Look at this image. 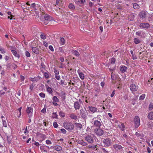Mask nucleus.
I'll return each instance as SVG.
<instances>
[{"mask_svg": "<svg viewBox=\"0 0 153 153\" xmlns=\"http://www.w3.org/2000/svg\"><path fill=\"white\" fill-rule=\"evenodd\" d=\"M130 89L132 91H136L138 89V86L135 85V84H132L130 85Z\"/></svg>", "mask_w": 153, "mask_h": 153, "instance_id": "11", "label": "nucleus"}, {"mask_svg": "<svg viewBox=\"0 0 153 153\" xmlns=\"http://www.w3.org/2000/svg\"><path fill=\"white\" fill-rule=\"evenodd\" d=\"M119 127L122 131H123L125 129L124 128L125 127L124 123H122L121 125L119 126Z\"/></svg>", "mask_w": 153, "mask_h": 153, "instance_id": "38", "label": "nucleus"}, {"mask_svg": "<svg viewBox=\"0 0 153 153\" xmlns=\"http://www.w3.org/2000/svg\"><path fill=\"white\" fill-rule=\"evenodd\" d=\"M54 149L57 151H59L62 149V147L59 146H54Z\"/></svg>", "mask_w": 153, "mask_h": 153, "instance_id": "29", "label": "nucleus"}, {"mask_svg": "<svg viewBox=\"0 0 153 153\" xmlns=\"http://www.w3.org/2000/svg\"><path fill=\"white\" fill-rule=\"evenodd\" d=\"M28 117H29V120H28V123H30L31 122V117H32V116H31V115H28Z\"/></svg>", "mask_w": 153, "mask_h": 153, "instance_id": "60", "label": "nucleus"}, {"mask_svg": "<svg viewBox=\"0 0 153 153\" xmlns=\"http://www.w3.org/2000/svg\"><path fill=\"white\" fill-rule=\"evenodd\" d=\"M134 42L135 44H137L140 43L141 42V41L138 39L135 38L134 39Z\"/></svg>", "mask_w": 153, "mask_h": 153, "instance_id": "32", "label": "nucleus"}, {"mask_svg": "<svg viewBox=\"0 0 153 153\" xmlns=\"http://www.w3.org/2000/svg\"><path fill=\"white\" fill-rule=\"evenodd\" d=\"M52 117L53 118H58V115L56 114V113H53L52 114Z\"/></svg>", "mask_w": 153, "mask_h": 153, "instance_id": "34", "label": "nucleus"}, {"mask_svg": "<svg viewBox=\"0 0 153 153\" xmlns=\"http://www.w3.org/2000/svg\"><path fill=\"white\" fill-rule=\"evenodd\" d=\"M74 124L76 128H79V130H80L82 127V125L80 123H76Z\"/></svg>", "mask_w": 153, "mask_h": 153, "instance_id": "26", "label": "nucleus"}, {"mask_svg": "<svg viewBox=\"0 0 153 153\" xmlns=\"http://www.w3.org/2000/svg\"><path fill=\"white\" fill-rule=\"evenodd\" d=\"M74 108L76 110L79 109L80 108V105L78 102L77 101L74 103Z\"/></svg>", "mask_w": 153, "mask_h": 153, "instance_id": "19", "label": "nucleus"}, {"mask_svg": "<svg viewBox=\"0 0 153 153\" xmlns=\"http://www.w3.org/2000/svg\"><path fill=\"white\" fill-rule=\"evenodd\" d=\"M3 126L5 127H7V122L6 120H4V121H2Z\"/></svg>", "mask_w": 153, "mask_h": 153, "instance_id": "48", "label": "nucleus"}, {"mask_svg": "<svg viewBox=\"0 0 153 153\" xmlns=\"http://www.w3.org/2000/svg\"><path fill=\"white\" fill-rule=\"evenodd\" d=\"M11 51L12 52L13 55L16 57L19 58L20 57L19 55L17 53V52L15 50H12Z\"/></svg>", "mask_w": 153, "mask_h": 153, "instance_id": "21", "label": "nucleus"}, {"mask_svg": "<svg viewBox=\"0 0 153 153\" xmlns=\"http://www.w3.org/2000/svg\"><path fill=\"white\" fill-rule=\"evenodd\" d=\"M148 118L150 120H153V112L151 111L148 113Z\"/></svg>", "mask_w": 153, "mask_h": 153, "instance_id": "25", "label": "nucleus"}, {"mask_svg": "<svg viewBox=\"0 0 153 153\" xmlns=\"http://www.w3.org/2000/svg\"><path fill=\"white\" fill-rule=\"evenodd\" d=\"M141 27L149 28L150 27L149 24L148 23H141L139 25Z\"/></svg>", "mask_w": 153, "mask_h": 153, "instance_id": "10", "label": "nucleus"}, {"mask_svg": "<svg viewBox=\"0 0 153 153\" xmlns=\"http://www.w3.org/2000/svg\"><path fill=\"white\" fill-rule=\"evenodd\" d=\"M54 73L56 75H58L59 74V71L57 70L56 69H54Z\"/></svg>", "mask_w": 153, "mask_h": 153, "instance_id": "62", "label": "nucleus"}, {"mask_svg": "<svg viewBox=\"0 0 153 153\" xmlns=\"http://www.w3.org/2000/svg\"><path fill=\"white\" fill-rule=\"evenodd\" d=\"M78 1L80 4H84L85 2V0H78Z\"/></svg>", "mask_w": 153, "mask_h": 153, "instance_id": "55", "label": "nucleus"}, {"mask_svg": "<svg viewBox=\"0 0 153 153\" xmlns=\"http://www.w3.org/2000/svg\"><path fill=\"white\" fill-rule=\"evenodd\" d=\"M0 51L2 53H5V51L4 48H0Z\"/></svg>", "mask_w": 153, "mask_h": 153, "instance_id": "61", "label": "nucleus"}, {"mask_svg": "<svg viewBox=\"0 0 153 153\" xmlns=\"http://www.w3.org/2000/svg\"><path fill=\"white\" fill-rule=\"evenodd\" d=\"M88 147L90 148H92L93 149H95L96 148H97V147L95 146H89Z\"/></svg>", "mask_w": 153, "mask_h": 153, "instance_id": "56", "label": "nucleus"}, {"mask_svg": "<svg viewBox=\"0 0 153 153\" xmlns=\"http://www.w3.org/2000/svg\"><path fill=\"white\" fill-rule=\"evenodd\" d=\"M133 8L135 9H138L140 8V6L136 3H133Z\"/></svg>", "mask_w": 153, "mask_h": 153, "instance_id": "28", "label": "nucleus"}, {"mask_svg": "<svg viewBox=\"0 0 153 153\" xmlns=\"http://www.w3.org/2000/svg\"><path fill=\"white\" fill-rule=\"evenodd\" d=\"M113 148L116 151L120 150L122 149V146L120 145L114 144L113 145Z\"/></svg>", "mask_w": 153, "mask_h": 153, "instance_id": "12", "label": "nucleus"}, {"mask_svg": "<svg viewBox=\"0 0 153 153\" xmlns=\"http://www.w3.org/2000/svg\"><path fill=\"white\" fill-rule=\"evenodd\" d=\"M60 44L62 45H63L65 44V39L63 37L60 38Z\"/></svg>", "mask_w": 153, "mask_h": 153, "instance_id": "39", "label": "nucleus"}, {"mask_svg": "<svg viewBox=\"0 0 153 153\" xmlns=\"http://www.w3.org/2000/svg\"><path fill=\"white\" fill-rule=\"evenodd\" d=\"M116 59L115 58L113 57L111 59V64H114L115 63Z\"/></svg>", "mask_w": 153, "mask_h": 153, "instance_id": "42", "label": "nucleus"}, {"mask_svg": "<svg viewBox=\"0 0 153 153\" xmlns=\"http://www.w3.org/2000/svg\"><path fill=\"white\" fill-rule=\"evenodd\" d=\"M72 53L73 55L79 57L80 56L79 53L76 50H73Z\"/></svg>", "mask_w": 153, "mask_h": 153, "instance_id": "24", "label": "nucleus"}, {"mask_svg": "<svg viewBox=\"0 0 153 153\" xmlns=\"http://www.w3.org/2000/svg\"><path fill=\"white\" fill-rule=\"evenodd\" d=\"M49 49L51 51H54V49L53 47V46L52 45H50L49 46Z\"/></svg>", "mask_w": 153, "mask_h": 153, "instance_id": "63", "label": "nucleus"}, {"mask_svg": "<svg viewBox=\"0 0 153 153\" xmlns=\"http://www.w3.org/2000/svg\"><path fill=\"white\" fill-rule=\"evenodd\" d=\"M34 85H33V83L32 84L30 85V89L31 91L34 88Z\"/></svg>", "mask_w": 153, "mask_h": 153, "instance_id": "59", "label": "nucleus"}, {"mask_svg": "<svg viewBox=\"0 0 153 153\" xmlns=\"http://www.w3.org/2000/svg\"><path fill=\"white\" fill-rule=\"evenodd\" d=\"M102 142L105 147H109L111 146L113 144V142L111 139L109 138L104 139Z\"/></svg>", "mask_w": 153, "mask_h": 153, "instance_id": "2", "label": "nucleus"}, {"mask_svg": "<svg viewBox=\"0 0 153 153\" xmlns=\"http://www.w3.org/2000/svg\"><path fill=\"white\" fill-rule=\"evenodd\" d=\"M25 55L27 57H30V53L27 51H25Z\"/></svg>", "mask_w": 153, "mask_h": 153, "instance_id": "47", "label": "nucleus"}, {"mask_svg": "<svg viewBox=\"0 0 153 153\" xmlns=\"http://www.w3.org/2000/svg\"><path fill=\"white\" fill-rule=\"evenodd\" d=\"M94 132L97 135L99 136L102 135L104 133V130L98 128H96L94 129Z\"/></svg>", "mask_w": 153, "mask_h": 153, "instance_id": "5", "label": "nucleus"}, {"mask_svg": "<svg viewBox=\"0 0 153 153\" xmlns=\"http://www.w3.org/2000/svg\"><path fill=\"white\" fill-rule=\"evenodd\" d=\"M77 143L82 146H86L88 144L87 143L85 142L83 140H78Z\"/></svg>", "mask_w": 153, "mask_h": 153, "instance_id": "17", "label": "nucleus"}, {"mask_svg": "<svg viewBox=\"0 0 153 153\" xmlns=\"http://www.w3.org/2000/svg\"><path fill=\"white\" fill-rule=\"evenodd\" d=\"M62 2V0H56V4L58 5H61Z\"/></svg>", "mask_w": 153, "mask_h": 153, "instance_id": "40", "label": "nucleus"}, {"mask_svg": "<svg viewBox=\"0 0 153 153\" xmlns=\"http://www.w3.org/2000/svg\"><path fill=\"white\" fill-rule=\"evenodd\" d=\"M41 34H40V37L41 38L43 39H46V34L44 33H43L42 32H41L40 33Z\"/></svg>", "mask_w": 153, "mask_h": 153, "instance_id": "30", "label": "nucleus"}, {"mask_svg": "<svg viewBox=\"0 0 153 153\" xmlns=\"http://www.w3.org/2000/svg\"><path fill=\"white\" fill-rule=\"evenodd\" d=\"M96 117H94L92 120L93 121H94V126L97 127V128H100V127L102 125V121H99L97 120H95V119H96Z\"/></svg>", "mask_w": 153, "mask_h": 153, "instance_id": "4", "label": "nucleus"}, {"mask_svg": "<svg viewBox=\"0 0 153 153\" xmlns=\"http://www.w3.org/2000/svg\"><path fill=\"white\" fill-rule=\"evenodd\" d=\"M80 114L82 118L84 119H86L87 118L88 114L86 111L82 108L80 110Z\"/></svg>", "mask_w": 153, "mask_h": 153, "instance_id": "3", "label": "nucleus"}, {"mask_svg": "<svg viewBox=\"0 0 153 153\" xmlns=\"http://www.w3.org/2000/svg\"><path fill=\"white\" fill-rule=\"evenodd\" d=\"M22 107H21L18 109V111H19V116H18V117H20V116L21 115V109H22Z\"/></svg>", "mask_w": 153, "mask_h": 153, "instance_id": "51", "label": "nucleus"}, {"mask_svg": "<svg viewBox=\"0 0 153 153\" xmlns=\"http://www.w3.org/2000/svg\"><path fill=\"white\" fill-rule=\"evenodd\" d=\"M80 78L82 79H83L84 78V74L82 72H78Z\"/></svg>", "mask_w": 153, "mask_h": 153, "instance_id": "33", "label": "nucleus"}, {"mask_svg": "<svg viewBox=\"0 0 153 153\" xmlns=\"http://www.w3.org/2000/svg\"><path fill=\"white\" fill-rule=\"evenodd\" d=\"M149 110H152L153 108V105L152 103L151 102L150 103L149 105Z\"/></svg>", "mask_w": 153, "mask_h": 153, "instance_id": "44", "label": "nucleus"}, {"mask_svg": "<svg viewBox=\"0 0 153 153\" xmlns=\"http://www.w3.org/2000/svg\"><path fill=\"white\" fill-rule=\"evenodd\" d=\"M102 150L103 152L104 153H108L109 152L105 149V148H103L102 149Z\"/></svg>", "mask_w": 153, "mask_h": 153, "instance_id": "52", "label": "nucleus"}, {"mask_svg": "<svg viewBox=\"0 0 153 153\" xmlns=\"http://www.w3.org/2000/svg\"><path fill=\"white\" fill-rule=\"evenodd\" d=\"M70 117L71 119L75 120L77 119V116L74 114H71Z\"/></svg>", "mask_w": 153, "mask_h": 153, "instance_id": "31", "label": "nucleus"}, {"mask_svg": "<svg viewBox=\"0 0 153 153\" xmlns=\"http://www.w3.org/2000/svg\"><path fill=\"white\" fill-rule=\"evenodd\" d=\"M39 95L41 97L44 98L45 97V94L42 92L40 93Z\"/></svg>", "mask_w": 153, "mask_h": 153, "instance_id": "50", "label": "nucleus"}, {"mask_svg": "<svg viewBox=\"0 0 153 153\" xmlns=\"http://www.w3.org/2000/svg\"><path fill=\"white\" fill-rule=\"evenodd\" d=\"M88 108H89V110L93 113H94L95 112H99V111H97V109L94 107L91 106H89L88 107Z\"/></svg>", "mask_w": 153, "mask_h": 153, "instance_id": "13", "label": "nucleus"}, {"mask_svg": "<svg viewBox=\"0 0 153 153\" xmlns=\"http://www.w3.org/2000/svg\"><path fill=\"white\" fill-rule=\"evenodd\" d=\"M52 100L53 102H58L59 101V100L56 96H54L52 98Z\"/></svg>", "mask_w": 153, "mask_h": 153, "instance_id": "36", "label": "nucleus"}, {"mask_svg": "<svg viewBox=\"0 0 153 153\" xmlns=\"http://www.w3.org/2000/svg\"><path fill=\"white\" fill-rule=\"evenodd\" d=\"M44 75L45 76V77L46 79H48L49 78V74L47 72L44 73Z\"/></svg>", "mask_w": 153, "mask_h": 153, "instance_id": "46", "label": "nucleus"}, {"mask_svg": "<svg viewBox=\"0 0 153 153\" xmlns=\"http://www.w3.org/2000/svg\"><path fill=\"white\" fill-rule=\"evenodd\" d=\"M111 78L112 80H115L116 79V78L115 76V74L113 72L111 73Z\"/></svg>", "mask_w": 153, "mask_h": 153, "instance_id": "37", "label": "nucleus"}, {"mask_svg": "<svg viewBox=\"0 0 153 153\" xmlns=\"http://www.w3.org/2000/svg\"><path fill=\"white\" fill-rule=\"evenodd\" d=\"M41 68H42L43 69H45L46 66L43 63H42L41 64Z\"/></svg>", "mask_w": 153, "mask_h": 153, "instance_id": "57", "label": "nucleus"}, {"mask_svg": "<svg viewBox=\"0 0 153 153\" xmlns=\"http://www.w3.org/2000/svg\"><path fill=\"white\" fill-rule=\"evenodd\" d=\"M46 143L47 144H51L52 143L51 141L50 140H47L46 141Z\"/></svg>", "mask_w": 153, "mask_h": 153, "instance_id": "64", "label": "nucleus"}, {"mask_svg": "<svg viewBox=\"0 0 153 153\" xmlns=\"http://www.w3.org/2000/svg\"><path fill=\"white\" fill-rule=\"evenodd\" d=\"M30 8L33 10H36L38 9V7L35 3H33L31 5Z\"/></svg>", "mask_w": 153, "mask_h": 153, "instance_id": "23", "label": "nucleus"}, {"mask_svg": "<svg viewBox=\"0 0 153 153\" xmlns=\"http://www.w3.org/2000/svg\"><path fill=\"white\" fill-rule=\"evenodd\" d=\"M47 88V91L50 94H52L53 93V91L51 88L48 86L47 85H45Z\"/></svg>", "mask_w": 153, "mask_h": 153, "instance_id": "20", "label": "nucleus"}, {"mask_svg": "<svg viewBox=\"0 0 153 153\" xmlns=\"http://www.w3.org/2000/svg\"><path fill=\"white\" fill-rule=\"evenodd\" d=\"M130 53L132 55V58L133 60L136 59H137V57L136 56L134 55V54L132 51L131 50L130 51Z\"/></svg>", "mask_w": 153, "mask_h": 153, "instance_id": "35", "label": "nucleus"}, {"mask_svg": "<svg viewBox=\"0 0 153 153\" xmlns=\"http://www.w3.org/2000/svg\"><path fill=\"white\" fill-rule=\"evenodd\" d=\"M33 110V108L31 107H27L26 110V112L28 114V115H31V116H32Z\"/></svg>", "mask_w": 153, "mask_h": 153, "instance_id": "14", "label": "nucleus"}, {"mask_svg": "<svg viewBox=\"0 0 153 153\" xmlns=\"http://www.w3.org/2000/svg\"><path fill=\"white\" fill-rule=\"evenodd\" d=\"M44 18L46 21H50L52 20V18L49 15L45 14L44 16Z\"/></svg>", "mask_w": 153, "mask_h": 153, "instance_id": "15", "label": "nucleus"}, {"mask_svg": "<svg viewBox=\"0 0 153 153\" xmlns=\"http://www.w3.org/2000/svg\"><path fill=\"white\" fill-rule=\"evenodd\" d=\"M32 51L34 53L39 54V50L37 47H33L32 48Z\"/></svg>", "mask_w": 153, "mask_h": 153, "instance_id": "16", "label": "nucleus"}, {"mask_svg": "<svg viewBox=\"0 0 153 153\" xmlns=\"http://www.w3.org/2000/svg\"><path fill=\"white\" fill-rule=\"evenodd\" d=\"M43 44L45 47H47L48 46V43L46 41H44L43 42Z\"/></svg>", "mask_w": 153, "mask_h": 153, "instance_id": "54", "label": "nucleus"}, {"mask_svg": "<svg viewBox=\"0 0 153 153\" xmlns=\"http://www.w3.org/2000/svg\"><path fill=\"white\" fill-rule=\"evenodd\" d=\"M145 94H143L141 95L140 97L139 100H143L145 98Z\"/></svg>", "mask_w": 153, "mask_h": 153, "instance_id": "43", "label": "nucleus"}, {"mask_svg": "<svg viewBox=\"0 0 153 153\" xmlns=\"http://www.w3.org/2000/svg\"><path fill=\"white\" fill-rule=\"evenodd\" d=\"M61 132L63 134H65L66 133V131L64 128H62L60 129Z\"/></svg>", "mask_w": 153, "mask_h": 153, "instance_id": "53", "label": "nucleus"}, {"mask_svg": "<svg viewBox=\"0 0 153 153\" xmlns=\"http://www.w3.org/2000/svg\"><path fill=\"white\" fill-rule=\"evenodd\" d=\"M134 122L135 128H137L140 125V119L139 117L137 116H135L134 119Z\"/></svg>", "mask_w": 153, "mask_h": 153, "instance_id": "7", "label": "nucleus"}, {"mask_svg": "<svg viewBox=\"0 0 153 153\" xmlns=\"http://www.w3.org/2000/svg\"><path fill=\"white\" fill-rule=\"evenodd\" d=\"M53 126L55 128H57L58 126V125L56 122H54L53 123Z\"/></svg>", "mask_w": 153, "mask_h": 153, "instance_id": "49", "label": "nucleus"}, {"mask_svg": "<svg viewBox=\"0 0 153 153\" xmlns=\"http://www.w3.org/2000/svg\"><path fill=\"white\" fill-rule=\"evenodd\" d=\"M40 148L41 151L46 153H47L50 149V148L49 146H40Z\"/></svg>", "mask_w": 153, "mask_h": 153, "instance_id": "9", "label": "nucleus"}, {"mask_svg": "<svg viewBox=\"0 0 153 153\" xmlns=\"http://www.w3.org/2000/svg\"><path fill=\"white\" fill-rule=\"evenodd\" d=\"M68 7L71 10H73L75 9L74 5L72 3L69 4Z\"/></svg>", "mask_w": 153, "mask_h": 153, "instance_id": "27", "label": "nucleus"}, {"mask_svg": "<svg viewBox=\"0 0 153 153\" xmlns=\"http://www.w3.org/2000/svg\"><path fill=\"white\" fill-rule=\"evenodd\" d=\"M41 112L43 113H45L46 112V108L45 107H44V108L41 111Z\"/></svg>", "mask_w": 153, "mask_h": 153, "instance_id": "58", "label": "nucleus"}, {"mask_svg": "<svg viewBox=\"0 0 153 153\" xmlns=\"http://www.w3.org/2000/svg\"><path fill=\"white\" fill-rule=\"evenodd\" d=\"M30 79L32 82H36L40 80V77L39 76H38V77H34V78H30Z\"/></svg>", "mask_w": 153, "mask_h": 153, "instance_id": "18", "label": "nucleus"}, {"mask_svg": "<svg viewBox=\"0 0 153 153\" xmlns=\"http://www.w3.org/2000/svg\"><path fill=\"white\" fill-rule=\"evenodd\" d=\"M127 69V67L125 66L122 65L120 67V71L122 73H124L126 71Z\"/></svg>", "mask_w": 153, "mask_h": 153, "instance_id": "22", "label": "nucleus"}, {"mask_svg": "<svg viewBox=\"0 0 153 153\" xmlns=\"http://www.w3.org/2000/svg\"><path fill=\"white\" fill-rule=\"evenodd\" d=\"M85 140L88 143H92L94 142V138L93 137L88 135L85 137Z\"/></svg>", "mask_w": 153, "mask_h": 153, "instance_id": "8", "label": "nucleus"}, {"mask_svg": "<svg viewBox=\"0 0 153 153\" xmlns=\"http://www.w3.org/2000/svg\"><path fill=\"white\" fill-rule=\"evenodd\" d=\"M59 116L62 117H64L65 116L64 113L62 111H60L59 112Z\"/></svg>", "mask_w": 153, "mask_h": 153, "instance_id": "45", "label": "nucleus"}, {"mask_svg": "<svg viewBox=\"0 0 153 153\" xmlns=\"http://www.w3.org/2000/svg\"><path fill=\"white\" fill-rule=\"evenodd\" d=\"M64 127L69 131L72 130L74 128V125L70 122H65L63 123Z\"/></svg>", "mask_w": 153, "mask_h": 153, "instance_id": "1", "label": "nucleus"}, {"mask_svg": "<svg viewBox=\"0 0 153 153\" xmlns=\"http://www.w3.org/2000/svg\"><path fill=\"white\" fill-rule=\"evenodd\" d=\"M7 13L8 15L10 16H8L7 17L8 18L10 19L11 20L12 19H13V16L11 14V13L10 12H7Z\"/></svg>", "mask_w": 153, "mask_h": 153, "instance_id": "41", "label": "nucleus"}, {"mask_svg": "<svg viewBox=\"0 0 153 153\" xmlns=\"http://www.w3.org/2000/svg\"><path fill=\"white\" fill-rule=\"evenodd\" d=\"M147 14V12L142 10L140 12L139 15L140 19H144L146 18Z\"/></svg>", "mask_w": 153, "mask_h": 153, "instance_id": "6", "label": "nucleus"}]
</instances>
